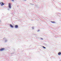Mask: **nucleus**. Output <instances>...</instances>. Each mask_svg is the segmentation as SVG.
I'll use <instances>...</instances> for the list:
<instances>
[{
  "label": "nucleus",
  "mask_w": 61,
  "mask_h": 61,
  "mask_svg": "<svg viewBox=\"0 0 61 61\" xmlns=\"http://www.w3.org/2000/svg\"><path fill=\"white\" fill-rule=\"evenodd\" d=\"M9 8H11V3H9Z\"/></svg>",
  "instance_id": "1"
},
{
  "label": "nucleus",
  "mask_w": 61,
  "mask_h": 61,
  "mask_svg": "<svg viewBox=\"0 0 61 61\" xmlns=\"http://www.w3.org/2000/svg\"><path fill=\"white\" fill-rule=\"evenodd\" d=\"M5 50V48H1L0 49V51H3Z\"/></svg>",
  "instance_id": "2"
},
{
  "label": "nucleus",
  "mask_w": 61,
  "mask_h": 61,
  "mask_svg": "<svg viewBox=\"0 0 61 61\" xmlns=\"http://www.w3.org/2000/svg\"><path fill=\"white\" fill-rule=\"evenodd\" d=\"M15 27L16 28H18V25H15Z\"/></svg>",
  "instance_id": "3"
},
{
  "label": "nucleus",
  "mask_w": 61,
  "mask_h": 61,
  "mask_svg": "<svg viewBox=\"0 0 61 61\" xmlns=\"http://www.w3.org/2000/svg\"><path fill=\"white\" fill-rule=\"evenodd\" d=\"M10 25L11 27H12V28H13L14 27L11 24H10Z\"/></svg>",
  "instance_id": "4"
},
{
  "label": "nucleus",
  "mask_w": 61,
  "mask_h": 61,
  "mask_svg": "<svg viewBox=\"0 0 61 61\" xmlns=\"http://www.w3.org/2000/svg\"><path fill=\"white\" fill-rule=\"evenodd\" d=\"M1 3L2 4H1V5L2 6V5H5V4L4 3H3V2H1Z\"/></svg>",
  "instance_id": "5"
},
{
  "label": "nucleus",
  "mask_w": 61,
  "mask_h": 61,
  "mask_svg": "<svg viewBox=\"0 0 61 61\" xmlns=\"http://www.w3.org/2000/svg\"><path fill=\"white\" fill-rule=\"evenodd\" d=\"M58 55H59V56H60V55H61V53L60 52H59L58 53Z\"/></svg>",
  "instance_id": "6"
},
{
  "label": "nucleus",
  "mask_w": 61,
  "mask_h": 61,
  "mask_svg": "<svg viewBox=\"0 0 61 61\" xmlns=\"http://www.w3.org/2000/svg\"><path fill=\"white\" fill-rule=\"evenodd\" d=\"M51 23H55V22H53V21H51Z\"/></svg>",
  "instance_id": "7"
},
{
  "label": "nucleus",
  "mask_w": 61,
  "mask_h": 61,
  "mask_svg": "<svg viewBox=\"0 0 61 61\" xmlns=\"http://www.w3.org/2000/svg\"><path fill=\"white\" fill-rule=\"evenodd\" d=\"M43 48H44L45 49H46V48L44 46H43Z\"/></svg>",
  "instance_id": "8"
},
{
  "label": "nucleus",
  "mask_w": 61,
  "mask_h": 61,
  "mask_svg": "<svg viewBox=\"0 0 61 61\" xmlns=\"http://www.w3.org/2000/svg\"><path fill=\"white\" fill-rule=\"evenodd\" d=\"M12 1H14V0H11Z\"/></svg>",
  "instance_id": "9"
},
{
  "label": "nucleus",
  "mask_w": 61,
  "mask_h": 61,
  "mask_svg": "<svg viewBox=\"0 0 61 61\" xmlns=\"http://www.w3.org/2000/svg\"><path fill=\"white\" fill-rule=\"evenodd\" d=\"M0 4H1V2H0Z\"/></svg>",
  "instance_id": "10"
},
{
  "label": "nucleus",
  "mask_w": 61,
  "mask_h": 61,
  "mask_svg": "<svg viewBox=\"0 0 61 61\" xmlns=\"http://www.w3.org/2000/svg\"><path fill=\"white\" fill-rule=\"evenodd\" d=\"M18 6H17V7H18Z\"/></svg>",
  "instance_id": "11"
}]
</instances>
